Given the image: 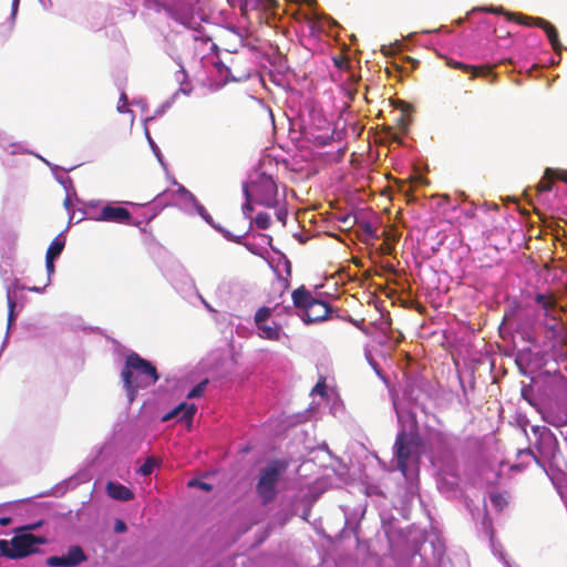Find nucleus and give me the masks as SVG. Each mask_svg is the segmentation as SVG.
I'll return each mask as SVG.
<instances>
[{
    "instance_id": "nucleus-5",
    "label": "nucleus",
    "mask_w": 567,
    "mask_h": 567,
    "mask_svg": "<svg viewBox=\"0 0 567 567\" xmlns=\"http://www.w3.org/2000/svg\"><path fill=\"white\" fill-rule=\"evenodd\" d=\"M287 464L281 461H275L261 470L257 484V493L264 503L272 501L277 494V484L280 476L286 471Z\"/></svg>"
},
{
    "instance_id": "nucleus-37",
    "label": "nucleus",
    "mask_w": 567,
    "mask_h": 567,
    "mask_svg": "<svg viewBox=\"0 0 567 567\" xmlns=\"http://www.w3.org/2000/svg\"><path fill=\"white\" fill-rule=\"evenodd\" d=\"M309 7H312L316 3V0H302Z\"/></svg>"
},
{
    "instance_id": "nucleus-3",
    "label": "nucleus",
    "mask_w": 567,
    "mask_h": 567,
    "mask_svg": "<svg viewBox=\"0 0 567 567\" xmlns=\"http://www.w3.org/2000/svg\"><path fill=\"white\" fill-rule=\"evenodd\" d=\"M532 431L536 436L535 445L540 457H536L530 450L519 451V457L534 460L537 464L545 468L544 462L553 464L557 461L559 455L558 441L555 434L546 426H533Z\"/></svg>"
},
{
    "instance_id": "nucleus-19",
    "label": "nucleus",
    "mask_w": 567,
    "mask_h": 567,
    "mask_svg": "<svg viewBox=\"0 0 567 567\" xmlns=\"http://www.w3.org/2000/svg\"><path fill=\"white\" fill-rule=\"evenodd\" d=\"M544 420L555 427H563L567 425V414L555 415L554 413L548 412L546 415H544Z\"/></svg>"
},
{
    "instance_id": "nucleus-16",
    "label": "nucleus",
    "mask_w": 567,
    "mask_h": 567,
    "mask_svg": "<svg viewBox=\"0 0 567 567\" xmlns=\"http://www.w3.org/2000/svg\"><path fill=\"white\" fill-rule=\"evenodd\" d=\"M58 182L63 186L65 190V198H64V207L68 212H70L72 205H73V198H76V192L73 186L72 179L69 176H65L64 174H58L56 175Z\"/></svg>"
},
{
    "instance_id": "nucleus-31",
    "label": "nucleus",
    "mask_w": 567,
    "mask_h": 567,
    "mask_svg": "<svg viewBox=\"0 0 567 567\" xmlns=\"http://www.w3.org/2000/svg\"><path fill=\"white\" fill-rule=\"evenodd\" d=\"M145 132H146V136H147V140L150 142V145H151L153 152L155 153V155L158 158V161L162 162L161 154H159V148L157 147V145L151 138L148 131L146 130Z\"/></svg>"
},
{
    "instance_id": "nucleus-13",
    "label": "nucleus",
    "mask_w": 567,
    "mask_h": 567,
    "mask_svg": "<svg viewBox=\"0 0 567 567\" xmlns=\"http://www.w3.org/2000/svg\"><path fill=\"white\" fill-rule=\"evenodd\" d=\"M197 408L193 403L183 402L169 413L163 416V421H168L171 419H178L181 421H185L190 424L194 414L196 413Z\"/></svg>"
},
{
    "instance_id": "nucleus-9",
    "label": "nucleus",
    "mask_w": 567,
    "mask_h": 567,
    "mask_svg": "<svg viewBox=\"0 0 567 567\" xmlns=\"http://www.w3.org/2000/svg\"><path fill=\"white\" fill-rule=\"evenodd\" d=\"M86 559L83 550L79 546H72L61 556L49 557L47 564L51 567H74Z\"/></svg>"
},
{
    "instance_id": "nucleus-4",
    "label": "nucleus",
    "mask_w": 567,
    "mask_h": 567,
    "mask_svg": "<svg viewBox=\"0 0 567 567\" xmlns=\"http://www.w3.org/2000/svg\"><path fill=\"white\" fill-rule=\"evenodd\" d=\"M292 300L298 308V316L308 324L323 321L330 312V308L326 302L316 300L302 288L292 292Z\"/></svg>"
},
{
    "instance_id": "nucleus-44",
    "label": "nucleus",
    "mask_w": 567,
    "mask_h": 567,
    "mask_svg": "<svg viewBox=\"0 0 567 567\" xmlns=\"http://www.w3.org/2000/svg\"><path fill=\"white\" fill-rule=\"evenodd\" d=\"M278 218L282 220V215L281 213L278 214Z\"/></svg>"
},
{
    "instance_id": "nucleus-1",
    "label": "nucleus",
    "mask_w": 567,
    "mask_h": 567,
    "mask_svg": "<svg viewBox=\"0 0 567 567\" xmlns=\"http://www.w3.org/2000/svg\"><path fill=\"white\" fill-rule=\"evenodd\" d=\"M122 379L127 392L128 401L132 402L138 389L147 388L158 380L156 368L136 353L126 358L122 371Z\"/></svg>"
},
{
    "instance_id": "nucleus-32",
    "label": "nucleus",
    "mask_w": 567,
    "mask_h": 567,
    "mask_svg": "<svg viewBox=\"0 0 567 567\" xmlns=\"http://www.w3.org/2000/svg\"><path fill=\"white\" fill-rule=\"evenodd\" d=\"M8 306H9V322H10L12 320L13 308L16 306V302L11 299L9 293H8Z\"/></svg>"
},
{
    "instance_id": "nucleus-8",
    "label": "nucleus",
    "mask_w": 567,
    "mask_h": 567,
    "mask_svg": "<svg viewBox=\"0 0 567 567\" xmlns=\"http://www.w3.org/2000/svg\"><path fill=\"white\" fill-rule=\"evenodd\" d=\"M272 309L268 307L259 308L254 317L258 336L261 339L279 341L282 333L280 324L271 320Z\"/></svg>"
},
{
    "instance_id": "nucleus-40",
    "label": "nucleus",
    "mask_w": 567,
    "mask_h": 567,
    "mask_svg": "<svg viewBox=\"0 0 567 567\" xmlns=\"http://www.w3.org/2000/svg\"><path fill=\"white\" fill-rule=\"evenodd\" d=\"M37 542H38V545L42 544L43 543V539L41 537L38 536L37 538Z\"/></svg>"
},
{
    "instance_id": "nucleus-33",
    "label": "nucleus",
    "mask_w": 567,
    "mask_h": 567,
    "mask_svg": "<svg viewBox=\"0 0 567 567\" xmlns=\"http://www.w3.org/2000/svg\"><path fill=\"white\" fill-rule=\"evenodd\" d=\"M114 529H115V532H117V533H122V532H124V530L126 529L125 523H124V522H122V520H116L115 526H114Z\"/></svg>"
},
{
    "instance_id": "nucleus-35",
    "label": "nucleus",
    "mask_w": 567,
    "mask_h": 567,
    "mask_svg": "<svg viewBox=\"0 0 567 567\" xmlns=\"http://www.w3.org/2000/svg\"><path fill=\"white\" fill-rule=\"evenodd\" d=\"M12 522L11 517H1L0 518V525L7 526Z\"/></svg>"
},
{
    "instance_id": "nucleus-25",
    "label": "nucleus",
    "mask_w": 567,
    "mask_h": 567,
    "mask_svg": "<svg viewBox=\"0 0 567 567\" xmlns=\"http://www.w3.org/2000/svg\"><path fill=\"white\" fill-rule=\"evenodd\" d=\"M206 385H207V381H203V382L198 383L196 386H194L189 391V393L187 394V398L193 399V398L200 396L204 393Z\"/></svg>"
},
{
    "instance_id": "nucleus-39",
    "label": "nucleus",
    "mask_w": 567,
    "mask_h": 567,
    "mask_svg": "<svg viewBox=\"0 0 567 567\" xmlns=\"http://www.w3.org/2000/svg\"><path fill=\"white\" fill-rule=\"evenodd\" d=\"M262 3H265L266 6L268 4H271L272 0H261Z\"/></svg>"
},
{
    "instance_id": "nucleus-28",
    "label": "nucleus",
    "mask_w": 567,
    "mask_h": 567,
    "mask_svg": "<svg viewBox=\"0 0 567 567\" xmlns=\"http://www.w3.org/2000/svg\"><path fill=\"white\" fill-rule=\"evenodd\" d=\"M181 23L187 27L188 29L198 32L197 25L199 24L193 18L181 19Z\"/></svg>"
},
{
    "instance_id": "nucleus-41",
    "label": "nucleus",
    "mask_w": 567,
    "mask_h": 567,
    "mask_svg": "<svg viewBox=\"0 0 567 567\" xmlns=\"http://www.w3.org/2000/svg\"><path fill=\"white\" fill-rule=\"evenodd\" d=\"M204 305L206 306V308L210 311H213V309L210 308V306L208 303H206L204 300H203Z\"/></svg>"
},
{
    "instance_id": "nucleus-21",
    "label": "nucleus",
    "mask_w": 567,
    "mask_h": 567,
    "mask_svg": "<svg viewBox=\"0 0 567 567\" xmlns=\"http://www.w3.org/2000/svg\"><path fill=\"white\" fill-rule=\"evenodd\" d=\"M537 303L546 311V315H549L550 311L555 308L556 302L554 299L546 297L544 295H538L536 297Z\"/></svg>"
},
{
    "instance_id": "nucleus-23",
    "label": "nucleus",
    "mask_w": 567,
    "mask_h": 567,
    "mask_svg": "<svg viewBox=\"0 0 567 567\" xmlns=\"http://www.w3.org/2000/svg\"><path fill=\"white\" fill-rule=\"evenodd\" d=\"M156 466V461L154 458H147L146 462L140 467L138 473L147 476L150 475Z\"/></svg>"
},
{
    "instance_id": "nucleus-22",
    "label": "nucleus",
    "mask_w": 567,
    "mask_h": 567,
    "mask_svg": "<svg viewBox=\"0 0 567 567\" xmlns=\"http://www.w3.org/2000/svg\"><path fill=\"white\" fill-rule=\"evenodd\" d=\"M244 193L246 196V203L243 205V213L246 217H249L250 213L252 212V206L250 203V198L252 195L247 186H244Z\"/></svg>"
},
{
    "instance_id": "nucleus-18",
    "label": "nucleus",
    "mask_w": 567,
    "mask_h": 567,
    "mask_svg": "<svg viewBox=\"0 0 567 567\" xmlns=\"http://www.w3.org/2000/svg\"><path fill=\"white\" fill-rule=\"evenodd\" d=\"M312 141L320 146L328 145L332 137L333 131L329 122L323 121V125L319 127L318 133H311Z\"/></svg>"
},
{
    "instance_id": "nucleus-43",
    "label": "nucleus",
    "mask_w": 567,
    "mask_h": 567,
    "mask_svg": "<svg viewBox=\"0 0 567 567\" xmlns=\"http://www.w3.org/2000/svg\"><path fill=\"white\" fill-rule=\"evenodd\" d=\"M37 158H38V159H41V161H43V162H45V163H48V162H47L43 157H41L40 155H37Z\"/></svg>"
},
{
    "instance_id": "nucleus-42",
    "label": "nucleus",
    "mask_w": 567,
    "mask_h": 567,
    "mask_svg": "<svg viewBox=\"0 0 567 567\" xmlns=\"http://www.w3.org/2000/svg\"><path fill=\"white\" fill-rule=\"evenodd\" d=\"M27 528H28V529H33V528H35V524H31V525H29Z\"/></svg>"
},
{
    "instance_id": "nucleus-17",
    "label": "nucleus",
    "mask_w": 567,
    "mask_h": 567,
    "mask_svg": "<svg viewBox=\"0 0 567 567\" xmlns=\"http://www.w3.org/2000/svg\"><path fill=\"white\" fill-rule=\"evenodd\" d=\"M106 491L110 497L117 501H130L134 496L130 488L116 482H110Z\"/></svg>"
},
{
    "instance_id": "nucleus-15",
    "label": "nucleus",
    "mask_w": 567,
    "mask_h": 567,
    "mask_svg": "<svg viewBox=\"0 0 567 567\" xmlns=\"http://www.w3.org/2000/svg\"><path fill=\"white\" fill-rule=\"evenodd\" d=\"M555 178H559L567 183V171H554L547 168L543 179L538 183L536 187L537 193L542 194L551 190Z\"/></svg>"
},
{
    "instance_id": "nucleus-14",
    "label": "nucleus",
    "mask_w": 567,
    "mask_h": 567,
    "mask_svg": "<svg viewBox=\"0 0 567 567\" xmlns=\"http://www.w3.org/2000/svg\"><path fill=\"white\" fill-rule=\"evenodd\" d=\"M178 194L186 207L190 205L196 209L203 219H205L208 224H212V217L206 212L205 207L196 200L195 196L189 190H187L184 186L178 185Z\"/></svg>"
},
{
    "instance_id": "nucleus-12",
    "label": "nucleus",
    "mask_w": 567,
    "mask_h": 567,
    "mask_svg": "<svg viewBox=\"0 0 567 567\" xmlns=\"http://www.w3.org/2000/svg\"><path fill=\"white\" fill-rule=\"evenodd\" d=\"M65 247V237L63 234H59L50 244L45 255V268L48 272V281L54 274V260L62 254ZM49 282H47L48 285Z\"/></svg>"
},
{
    "instance_id": "nucleus-6",
    "label": "nucleus",
    "mask_w": 567,
    "mask_h": 567,
    "mask_svg": "<svg viewBox=\"0 0 567 567\" xmlns=\"http://www.w3.org/2000/svg\"><path fill=\"white\" fill-rule=\"evenodd\" d=\"M485 11H488V12H493V13H504L507 18V20L512 21V20H515L517 21L519 24H524V25H537L542 29H544V31L546 32L547 34V38L554 49L555 52H559L563 48L560 41H559V38H558V33H557V30L555 29V27L549 23L548 21L542 19V18H532V17H527V16H524V14H516V13H512V12H505L504 9L502 7H498V8H486L484 9Z\"/></svg>"
},
{
    "instance_id": "nucleus-29",
    "label": "nucleus",
    "mask_w": 567,
    "mask_h": 567,
    "mask_svg": "<svg viewBox=\"0 0 567 567\" xmlns=\"http://www.w3.org/2000/svg\"><path fill=\"white\" fill-rule=\"evenodd\" d=\"M126 104H127V96L124 92H122L121 96H120V102L117 105V111L120 113L128 112V110L125 109Z\"/></svg>"
},
{
    "instance_id": "nucleus-34",
    "label": "nucleus",
    "mask_w": 567,
    "mask_h": 567,
    "mask_svg": "<svg viewBox=\"0 0 567 567\" xmlns=\"http://www.w3.org/2000/svg\"><path fill=\"white\" fill-rule=\"evenodd\" d=\"M450 65L455 68V69H463V70H467L468 69V66L463 64L462 62L450 63Z\"/></svg>"
},
{
    "instance_id": "nucleus-24",
    "label": "nucleus",
    "mask_w": 567,
    "mask_h": 567,
    "mask_svg": "<svg viewBox=\"0 0 567 567\" xmlns=\"http://www.w3.org/2000/svg\"><path fill=\"white\" fill-rule=\"evenodd\" d=\"M256 224L260 229H267L270 225V217L266 213H259L256 216Z\"/></svg>"
},
{
    "instance_id": "nucleus-27",
    "label": "nucleus",
    "mask_w": 567,
    "mask_h": 567,
    "mask_svg": "<svg viewBox=\"0 0 567 567\" xmlns=\"http://www.w3.org/2000/svg\"><path fill=\"white\" fill-rule=\"evenodd\" d=\"M188 486H190V487H199V488H202L204 491H210L212 489V486L209 484H207L205 482H200L198 480H190L188 482Z\"/></svg>"
},
{
    "instance_id": "nucleus-2",
    "label": "nucleus",
    "mask_w": 567,
    "mask_h": 567,
    "mask_svg": "<svg viewBox=\"0 0 567 567\" xmlns=\"http://www.w3.org/2000/svg\"><path fill=\"white\" fill-rule=\"evenodd\" d=\"M394 454L398 468L406 480H412L417 475L420 463V445L416 439L401 431L395 440Z\"/></svg>"
},
{
    "instance_id": "nucleus-36",
    "label": "nucleus",
    "mask_w": 567,
    "mask_h": 567,
    "mask_svg": "<svg viewBox=\"0 0 567 567\" xmlns=\"http://www.w3.org/2000/svg\"><path fill=\"white\" fill-rule=\"evenodd\" d=\"M18 3H19V0H13V2H12V14H11V18H13V17H14V14H16V12H17Z\"/></svg>"
},
{
    "instance_id": "nucleus-7",
    "label": "nucleus",
    "mask_w": 567,
    "mask_h": 567,
    "mask_svg": "<svg viewBox=\"0 0 567 567\" xmlns=\"http://www.w3.org/2000/svg\"><path fill=\"white\" fill-rule=\"evenodd\" d=\"M256 200L264 206L275 207L278 203L277 199V185L271 176L261 174L256 181L246 185Z\"/></svg>"
},
{
    "instance_id": "nucleus-10",
    "label": "nucleus",
    "mask_w": 567,
    "mask_h": 567,
    "mask_svg": "<svg viewBox=\"0 0 567 567\" xmlns=\"http://www.w3.org/2000/svg\"><path fill=\"white\" fill-rule=\"evenodd\" d=\"M11 558L25 557L35 551V536L34 535H19L11 539Z\"/></svg>"
},
{
    "instance_id": "nucleus-30",
    "label": "nucleus",
    "mask_w": 567,
    "mask_h": 567,
    "mask_svg": "<svg viewBox=\"0 0 567 567\" xmlns=\"http://www.w3.org/2000/svg\"><path fill=\"white\" fill-rule=\"evenodd\" d=\"M327 386L323 382H318L312 390V394L324 396Z\"/></svg>"
},
{
    "instance_id": "nucleus-11",
    "label": "nucleus",
    "mask_w": 567,
    "mask_h": 567,
    "mask_svg": "<svg viewBox=\"0 0 567 567\" xmlns=\"http://www.w3.org/2000/svg\"><path fill=\"white\" fill-rule=\"evenodd\" d=\"M92 218L97 221L128 223L131 213L124 207L106 205L97 216Z\"/></svg>"
},
{
    "instance_id": "nucleus-26",
    "label": "nucleus",
    "mask_w": 567,
    "mask_h": 567,
    "mask_svg": "<svg viewBox=\"0 0 567 567\" xmlns=\"http://www.w3.org/2000/svg\"><path fill=\"white\" fill-rule=\"evenodd\" d=\"M0 555L11 558V543L4 539H0Z\"/></svg>"
},
{
    "instance_id": "nucleus-20",
    "label": "nucleus",
    "mask_w": 567,
    "mask_h": 567,
    "mask_svg": "<svg viewBox=\"0 0 567 567\" xmlns=\"http://www.w3.org/2000/svg\"><path fill=\"white\" fill-rule=\"evenodd\" d=\"M489 501L497 511L503 509L507 505V497L502 493H491Z\"/></svg>"
},
{
    "instance_id": "nucleus-38",
    "label": "nucleus",
    "mask_w": 567,
    "mask_h": 567,
    "mask_svg": "<svg viewBox=\"0 0 567 567\" xmlns=\"http://www.w3.org/2000/svg\"><path fill=\"white\" fill-rule=\"evenodd\" d=\"M167 107H169V104L164 105L162 110L157 111V114H162Z\"/></svg>"
}]
</instances>
